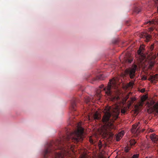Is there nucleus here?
Returning <instances> with one entry per match:
<instances>
[{"label":"nucleus","mask_w":158,"mask_h":158,"mask_svg":"<svg viewBox=\"0 0 158 158\" xmlns=\"http://www.w3.org/2000/svg\"><path fill=\"white\" fill-rule=\"evenodd\" d=\"M103 76L102 75H100L93 79V80L95 81L97 80H103Z\"/></svg>","instance_id":"17"},{"label":"nucleus","mask_w":158,"mask_h":158,"mask_svg":"<svg viewBox=\"0 0 158 158\" xmlns=\"http://www.w3.org/2000/svg\"><path fill=\"white\" fill-rule=\"evenodd\" d=\"M82 132V129L79 128L75 134L71 135V137L68 134L57 139L55 142L48 143L43 153V158H64V156L69 154L67 149L69 148H66L67 143L71 142L74 143L81 142L83 140Z\"/></svg>","instance_id":"1"},{"label":"nucleus","mask_w":158,"mask_h":158,"mask_svg":"<svg viewBox=\"0 0 158 158\" xmlns=\"http://www.w3.org/2000/svg\"><path fill=\"white\" fill-rule=\"evenodd\" d=\"M126 110L125 109H122L121 110V113L123 114H125Z\"/></svg>","instance_id":"27"},{"label":"nucleus","mask_w":158,"mask_h":158,"mask_svg":"<svg viewBox=\"0 0 158 158\" xmlns=\"http://www.w3.org/2000/svg\"><path fill=\"white\" fill-rule=\"evenodd\" d=\"M93 117L94 119L96 120H99L101 119L100 116L97 112H96L94 114Z\"/></svg>","instance_id":"15"},{"label":"nucleus","mask_w":158,"mask_h":158,"mask_svg":"<svg viewBox=\"0 0 158 158\" xmlns=\"http://www.w3.org/2000/svg\"><path fill=\"white\" fill-rule=\"evenodd\" d=\"M75 124L76 126V127H77L76 129L74 131H68L67 132H66V135H69V136H72L71 135L72 134H74L78 130V129H79V128H81L82 130V140H83V139L84 138V129L81 126V123H77L76 122H75V123L73 124V125H72V126L73 125H74Z\"/></svg>","instance_id":"7"},{"label":"nucleus","mask_w":158,"mask_h":158,"mask_svg":"<svg viewBox=\"0 0 158 158\" xmlns=\"http://www.w3.org/2000/svg\"><path fill=\"white\" fill-rule=\"evenodd\" d=\"M141 11V9L140 8L136 7L134 9V11H135V12L137 13H138Z\"/></svg>","instance_id":"22"},{"label":"nucleus","mask_w":158,"mask_h":158,"mask_svg":"<svg viewBox=\"0 0 158 158\" xmlns=\"http://www.w3.org/2000/svg\"><path fill=\"white\" fill-rule=\"evenodd\" d=\"M142 79L143 80H146L147 79V77L145 76H143L142 77Z\"/></svg>","instance_id":"30"},{"label":"nucleus","mask_w":158,"mask_h":158,"mask_svg":"<svg viewBox=\"0 0 158 158\" xmlns=\"http://www.w3.org/2000/svg\"><path fill=\"white\" fill-rule=\"evenodd\" d=\"M130 143L131 146L134 145L136 143V142L134 139H131L129 142Z\"/></svg>","instance_id":"20"},{"label":"nucleus","mask_w":158,"mask_h":158,"mask_svg":"<svg viewBox=\"0 0 158 158\" xmlns=\"http://www.w3.org/2000/svg\"><path fill=\"white\" fill-rule=\"evenodd\" d=\"M147 98V97L146 95L143 96L141 98V101L144 102L146 100Z\"/></svg>","instance_id":"21"},{"label":"nucleus","mask_w":158,"mask_h":158,"mask_svg":"<svg viewBox=\"0 0 158 158\" xmlns=\"http://www.w3.org/2000/svg\"><path fill=\"white\" fill-rule=\"evenodd\" d=\"M71 114H72V115H73V114L72 113H71Z\"/></svg>","instance_id":"42"},{"label":"nucleus","mask_w":158,"mask_h":158,"mask_svg":"<svg viewBox=\"0 0 158 158\" xmlns=\"http://www.w3.org/2000/svg\"><path fill=\"white\" fill-rule=\"evenodd\" d=\"M154 44H152L151 46L150 47V49L151 51L153 49L154 47Z\"/></svg>","instance_id":"28"},{"label":"nucleus","mask_w":158,"mask_h":158,"mask_svg":"<svg viewBox=\"0 0 158 158\" xmlns=\"http://www.w3.org/2000/svg\"><path fill=\"white\" fill-rule=\"evenodd\" d=\"M124 135V132L122 131L116 135V139L117 141H119L122 138Z\"/></svg>","instance_id":"14"},{"label":"nucleus","mask_w":158,"mask_h":158,"mask_svg":"<svg viewBox=\"0 0 158 158\" xmlns=\"http://www.w3.org/2000/svg\"><path fill=\"white\" fill-rule=\"evenodd\" d=\"M157 6V11H158V5H156V6Z\"/></svg>","instance_id":"38"},{"label":"nucleus","mask_w":158,"mask_h":158,"mask_svg":"<svg viewBox=\"0 0 158 158\" xmlns=\"http://www.w3.org/2000/svg\"><path fill=\"white\" fill-rule=\"evenodd\" d=\"M139 156V154H134L131 158H138Z\"/></svg>","instance_id":"25"},{"label":"nucleus","mask_w":158,"mask_h":158,"mask_svg":"<svg viewBox=\"0 0 158 158\" xmlns=\"http://www.w3.org/2000/svg\"><path fill=\"white\" fill-rule=\"evenodd\" d=\"M99 147L100 148H101V146H100V145H99Z\"/></svg>","instance_id":"41"},{"label":"nucleus","mask_w":158,"mask_h":158,"mask_svg":"<svg viewBox=\"0 0 158 158\" xmlns=\"http://www.w3.org/2000/svg\"><path fill=\"white\" fill-rule=\"evenodd\" d=\"M119 97H117V99H119Z\"/></svg>","instance_id":"40"},{"label":"nucleus","mask_w":158,"mask_h":158,"mask_svg":"<svg viewBox=\"0 0 158 158\" xmlns=\"http://www.w3.org/2000/svg\"><path fill=\"white\" fill-rule=\"evenodd\" d=\"M101 90L99 89L98 90L96 94L94 96H86L85 98V102L86 103H88L90 101L93 102V100L94 99L99 100L101 97Z\"/></svg>","instance_id":"6"},{"label":"nucleus","mask_w":158,"mask_h":158,"mask_svg":"<svg viewBox=\"0 0 158 158\" xmlns=\"http://www.w3.org/2000/svg\"><path fill=\"white\" fill-rule=\"evenodd\" d=\"M139 124V122L137 124H135L133 125L132 128L131 129L132 132L136 134H137L140 131L139 129V127H138Z\"/></svg>","instance_id":"12"},{"label":"nucleus","mask_w":158,"mask_h":158,"mask_svg":"<svg viewBox=\"0 0 158 158\" xmlns=\"http://www.w3.org/2000/svg\"><path fill=\"white\" fill-rule=\"evenodd\" d=\"M71 144L69 145V146H68V148H70L71 147Z\"/></svg>","instance_id":"35"},{"label":"nucleus","mask_w":158,"mask_h":158,"mask_svg":"<svg viewBox=\"0 0 158 158\" xmlns=\"http://www.w3.org/2000/svg\"><path fill=\"white\" fill-rule=\"evenodd\" d=\"M116 82V81L114 78L110 80L106 87H104V85H103L100 86L99 87L101 89L103 88V90L105 91V93L107 95L112 98L113 96L112 94V89H117L118 88Z\"/></svg>","instance_id":"3"},{"label":"nucleus","mask_w":158,"mask_h":158,"mask_svg":"<svg viewBox=\"0 0 158 158\" xmlns=\"http://www.w3.org/2000/svg\"><path fill=\"white\" fill-rule=\"evenodd\" d=\"M150 138L152 141L155 143L158 140V137L157 135L154 133L150 135Z\"/></svg>","instance_id":"13"},{"label":"nucleus","mask_w":158,"mask_h":158,"mask_svg":"<svg viewBox=\"0 0 158 158\" xmlns=\"http://www.w3.org/2000/svg\"><path fill=\"white\" fill-rule=\"evenodd\" d=\"M133 85L134 83L133 82H130L128 84V86L129 87H133Z\"/></svg>","instance_id":"23"},{"label":"nucleus","mask_w":158,"mask_h":158,"mask_svg":"<svg viewBox=\"0 0 158 158\" xmlns=\"http://www.w3.org/2000/svg\"><path fill=\"white\" fill-rule=\"evenodd\" d=\"M154 2L157 3V2H158V0H153Z\"/></svg>","instance_id":"34"},{"label":"nucleus","mask_w":158,"mask_h":158,"mask_svg":"<svg viewBox=\"0 0 158 158\" xmlns=\"http://www.w3.org/2000/svg\"><path fill=\"white\" fill-rule=\"evenodd\" d=\"M120 110L118 107L113 109L112 112H110L108 109L105 113L102 121L104 123L102 131L106 137L112 138L114 135V131L116 130V126L114 124V121L118 117Z\"/></svg>","instance_id":"2"},{"label":"nucleus","mask_w":158,"mask_h":158,"mask_svg":"<svg viewBox=\"0 0 158 158\" xmlns=\"http://www.w3.org/2000/svg\"><path fill=\"white\" fill-rule=\"evenodd\" d=\"M143 102L141 101V102H140L139 104V105L140 106H142L143 105Z\"/></svg>","instance_id":"32"},{"label":"nucleus","mask_w":158,"mask_h":158,"mask_svg":"<svg viewBox=\"0 0 158 158\" xmlns=\"http://www.w3.org/2000/svg\"><path fill=\"white\" fill-rule=\"evenodd\" d=\"M77 100L75 98H73L71 101V105L69 108L70 110L72 112L76 111V102Z\"/></svg>","instance_id":"9"},{"label":"nucleus","mask_w":158,"mask_h":158,"mask_svg":"<svg viewBox=\"0 0 158 158\" xmlns=\"http://www.w3.org/2000/svg\"><path fill=\"white\" fill-rule=\"evenodd\" d=\"M128 97H129V96H128V95H127V96H126V99H128Z\"/></svg>","instance_id":"36"},{"label":"nucleus","mask_w":158,"mask_h":158,"mask_svg":"<svg viewBox=\"0 0 158 158\" xmlns=\"http://www.w3.org/2000/svg\"><path fill=\"white\" fill-rule=\"evenodd\" d=\"M145 25H147L148 26H150L149 28V31L151 32L154 29L156 25L158 24V18H156L155 19H153L152 21H147L145 23Z\"/></svg>","instance_id":"5"},{"label":"nucleus","mask_w":158,"mask_h":158,"mask_svg":"<svg viewBox=\"0 0 158 158\" xmlns=\"http://www.w3.org/2000/svg\"><path fill=\"white\" fill-rule=\"evenodd\" d=\"M145 91V89H142L140 90V92L142 93H144Z\"/></svg>","instance_id":"33"},{"label":"nucleus","mask_w":158,"mask_h":158,"mask_svg":"<svg viewBox=\"0 0 158 158\" xmlns=\"http://www.w3.org/2000/svg\"><path fill=\"white\" fill-rule=\"evenodd\" d=\"M131 100L132 102H133L136 100V98H131Z\"/></svg>","instance_id":"31"},{"label":"nucleus","mask_w":158,"mask_h":158,"mask_svg":"<svg viewBox=\"0 0 158 158\" xmlns=\"http://www.w3.org/2000/svg\"><path fill=\"white\" fill-rule=\"evenodd\" d=\"M74 118L73 117L72 118H70V125H72L73 124V121H74L73 120V118Z\"/></svg>","instance_id":"24"},{"label":"nucleus","mask_w":158,"mask_h":158,"mask_svg":"<svg viewBox=\"0 0 158 158\" xmlns=\"http://www.w3.org/2000/svg\"><path fill=\"white\" fill-rule=\"evenodd\" d=\"M89 141L91 143H93V140L91 137L89 138Z\"/></svg>","instance_id":"29"},{"label":"nucleus","mask_w":158,"mask_h":158,"mask_svg":"<svg viewBox=\"0 0 158 158\" xmlns=\"http://www.w3.org/2000/svg\"><path fill=\"white\" fill-rule=\"evenodd\" d=\"M154 110L158 113V103L155 104L153 106Z\"/></svg>","instance_id":"18"},{"label":"nucleus","mask_w":158,"mask_h":158,"mask_svg":"<svg viewBox=\"0 0 158 158\" xmlns=\"http://www.w3.org/2000/svg\"><path fill=\"white\" fill-rule=\"evenodd\" d=\"M140 37L141 38L145 39V40L147 42L149 41L150 39H151V36L148 34L147 33L144 32H143L141 33Z\"/></svg>","instance_id":"10"},{"label":"nucleus","mask_w":158,"mask_h":158,"mask_svg":"<svg viewBox=\"0 0 158 158\" xmlns=\"http://www.w3.org/2000/svg\"><path fill=\"white\" fill-rule=\"evenodd\" d=\"M89 118V115H88V116H87V118Z\"/></svg>","instance_id":"39"},{"label":"nucleus","mask_w":158,"mask_h":158,"mask_svg":"<svg viewBox=\"0 0 158 158\" xmlns=\"http://www.w3.org/2000/svg\"><path fill=\"white\" fill-rule=\"evenodd\" d=\"M144 50L143 48H140L139 50L138 51V55L137 57L139 58L138 59L140 63H142L143 61L145 59L146 56L143 53V51Z\"/></svg>","instance_id":"8"},{"label":"nucleus","mask_w":158,"mask_h":158,"mask_svg":"<svg viewBox=\"0 0 158 158\" xmlns=\"http://www.w3.org/2000/svg\"><path fill=\"white\" fill-rule=\"evenodd\" d=\"M158 77V75L157 74H156L153 76H150V78L149 79V80H151L152 81L156 80V79Z\"/></svg>","instance_id":"16"},{"label":"nucleus","mask_w":158,"mask_h":158,"mask_svg":"<svg viewBox=\"0 0 158 158\" xmlns=\"http://www.w3.org/2000/svg\"><path fill=\"white\" fill-rule=\"evenodd\" d=\"M137 65H134L131 68L127 69L125 71V73L127 75L129 76L131 79H133L135 76Z\"/></svg>","instance_id":"4"},{"label":"nucleus","mask_w":158,"mask_h":158,"mask_svg":"<svg viewBox=\"0 0 158 158\" xmlns=\"http://www.w3.org/2000/svg\"><path fill=\"white\" fill-rule=\"evenodd\" d=\"M145 158H151L150 157H148V156H147V157H146Z\"/></svg>","instance_id":"37"},{"label":"nucleus","mask_w":158,"mask_h":158,"mask_svg":"<svg viewBox=\"0 0 158 158\" xmlns=\"http://www.w3.org/2000/svg\"><path fill=\"white\" fill-rule=\"evenodd\" d=\"M130 149V148L128 147H127L125 148V150L126 152H129Z\"/></svg>","instance_id":"26"},{"label":"nucleus","mask_w":158,"mask_h":158,"mask_svg":"<svg viewBox=\"0 0 158 158\" xmlns=\"http://www.w3.org/2000/svg\"><path fill=\"white\" fill-rule=\"evenodd\" d=\"M155 64V62L154 61H151L149 63V69H151L153 67L154 64Z\"/></svg>","instance_id":"19"},{"label":"nucleus","mask_w":158,"mask_h":158,"mask_svg":"<svg viewBox=\"0 0 158 158\" xmlns=\"http://www.w3.org/2000/svg\"><path fill=\"white\" fill-rule=\"evenodd\" d=\"M133 60V58L130 54H126L124 57L123 62L124 63H131Z\"/></svg>","instance_id":"11"}]
</instances>
